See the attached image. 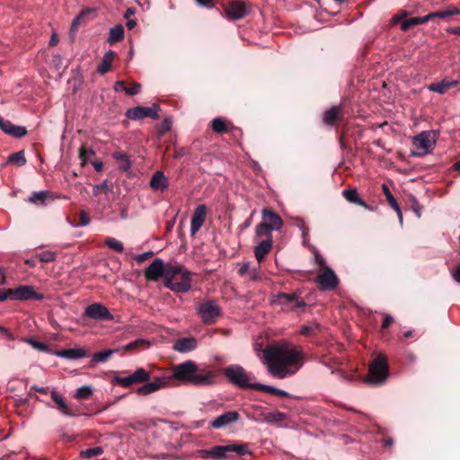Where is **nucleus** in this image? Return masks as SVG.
Listing matches in <instances>:
<instances>
[{
    "label": "nucleus",
    "mask_w": 460,
    "mask_h": 460,
    "mask_svg": "<svg viewBox=\"0 0 460 460\" xmlns=\"http://www.w3.org/2000/svg\"><path fill=\"white\" fill-rule=\"evenodd\" d=\"M218 371L207 365H199L193 360H186L173 367L172 374L156 376L137 390L139 395H147L162 388L171 386L172 379L189 383L196 386H211L217 384Z\"/></svg>",
    "instance_id": "f257e3e1"
},
{
    "label": "nucleus",
    "mask_w": 460,
    "mask_h": 460,
    "mask_svg": "<svg viewBox=\"0 0 460 460\" xmlns=\"http://www.w3.org/2000/svg\"><path fill=\"white\" fill-rule=\"evenodd\" d=\"M263 363L272 376L283 379L300 368L302 352L286 342L271 345L263 350Z\"/></svg>",
    "instance_id": "f03ea898"
},
{
    "label": "nucleus",
    "mask_w": 460,
    "mask_h": 460,
    "mask_svg": "<svg viewBox=\"0 0 460 460\" xmlns=\"http://www.w3.org/2000/svg\"><path fill=\"white\" fill-rule=\"evenodd\" d=\"M192 272L180 264L164 263L155 259L146 270V278L158 280L164 278V285L174 293H187L191 288Z\"/></svg>",
    "instance_id": "7ed1b4c3"
},
{
    "label": "nucleus",
    "mask_w": 460,
    "mask_h": 460,
    "mask_svg": "<svg viewBox=\"0 0 460 460\" xmlns=\"http://www.w3.org/2000/svg\"><path fill=\"white\" fill-rule=\"evenodd\" d=\"M233 454L239 456H251L252 450L247 443L234 442L225 446H214L209 449H199L195 453L196 457L212 460L233 459Z\"/></svg>",
    "instance_id": "20e7f679"
},
{
    "label": "nucleus",
    "mask_w": 460,
    "mask_h": 460,
    "mask_svg": "<svg viewBox=\"0 0 460 460\" xmlns=\"http://www.w3.org/2000/svg\"><path fill=\"white\" fill-rule=\"evenodd\" d=\"M389 376L388 364L383 356H378L370 364L366 382L373 385H382Z\"/></svg>",
    "instance_id": "39448f33"
},
{
    "label": "nucleus",
    "mask_w": 460,
    "mask_h": 460,
    "mask_svg": "<svg viewBox=\"0 0 460 460\" xmlns=\"http://www.w3.org/2000/svg\"><path fill=\"white\" fill-rule=\"evenodd\" d=\"M227 380L234 385L242 389H251L252 383H250L251 375L248 374L240 365H231L224 369Z\"/></svg>",
    "instance_id": "423d86ee"
},
{
    "label": "nucleus",
    "mask_w": 460,
    "mask_h": 460,
    "mask_svg": "<svg viewBox=\"0 0 460 460\" xmlns=\"http://www.w3.org/2000/svg\"><path fill=\"white\" fill-rule=\"evenodd\" d=\"M437 134L435 131H422L412 139V144L417 150L418 155H424L432 152L436 146Z\"/></svg>",
    "instance_id": "0eeeda50"
},
{
    "label": "nucleus",
    "mask_w": 460,
    "mask_h": 460,
    "mask_svg": "<svg viewBox=\"0 0 460 460\" xmlns=\"http://www.w3.org/2000/svg\"><path fill=\"white\" fill-rule=\"evenodd\" d=\"M197 314L205 324H212L221 314V308L214 300H208L197 306Z\"/></svg>",
    "instance_id": "6e6552de"
},
{
    "label": "nucleus",
    "mask_w": 460,
    "mask_h": 460,
    "mask_svg": "<svg viewBox=\"0 0 460 460\" xmlns=\"http://www.w3.org/2000/svg\"><path fill=\"white\" fill-rule=\"evenodd\" d=\"M159 111V105L154 103L150 107L137 106L135 108L128 109L126 112V116L133 120L140 119L143 118L158 119Z\"/></svg>",
    "instance_id": "1a4fd4ad"
},
{
    "label": "nucleus",
    "mask_w": 460,
    "mask_h": 460,
    "mask_svg": "<svg viewBox=\"0 0 460 460\" xmlns=\"http://www.w3.org/2000/svg\"><path fill=\"white\" fill-rule=\"evenodd\" d=\"M323 270L316 278L320 289L323 291L334 289L339 284L337 275L330 267H325Z\"/></svg>",
    "instance_id": "9d476101"
},
{
    "label": "nucleus",
    "mask_w": 460,
    "mask_h": 460,
    "mask_svg": "<svg viewBox=\"0 0 460 460\" xmlns=\"http://www.w3.org/2000/svg\"><path fill=\"white\" fill-rule=\"evenodd\" d=\"M226 18L229 21H236L244 18L248 14L245 4L241 0H234L225 8Z\"/></svg>",
    "instance_id": "9b49d317"
},
{
    "label": "nucleus",
    "mask_w": 460,
    "mask_h": 460,
    "mask_svg": "<svg viewBox=\"0 0 460 460\" xmlns=\"http://www.w3.org/2000/svg\"><path fill=\"white\" fill-rule=\"evenodd\" d=\"M11 296L13 300H41L43 295L37 293L31 286H19L16 288H11Z\"/></svg>",
    "instance_id": "f8f14e48"
},
{
    "label": "nucleus",
    "mask_w": 460,
    "mask_h": 460,
    "mask_svg": "<svg viewBox=\"0 0 460 460\" xmlns=\"http://www.w3.org/2000/svg\"><path fill=\"white\" fill-rule=\"evenodd\" d=\"M84 315L93 320H111L113 318L108 308L99 303L88 305L84 310Z\"/></svg>",
    "instance_id": "ddd939ff"
},
{
    "label": "nucleus",
    "mask_w": 460,
    "mask_h": 460,
    "mask_svg": "<svg viewBox=\"0 0 460 460\" xmlns=\"http://www.w3.org/2000/svg\"><path fill=\"white\" fill-rule=\"evenodd\" d=\"M277 300L280 305L288 306L292 311L306 306L305 302L300 299L295 293H279L277 296Z\"/></svg>",
    "instance_id": "4468645a"
},
{
    "label": "nucleus",
    "mask_w": 460,
    "mask_h": 460,
    "mask_svg": "<svg viewBox=\"0 0 460 460\" xmlns=\"http://www.w3.org/2000/svg\"><path fill=\"white\" fill-rule=\"evenodd\" d=\"M240 420V414L235 411H226L217 418H215L211 422L210 426L213 429H221L225 428L230 424L235 423Z\"/></svg>",
    "instance_id": "2eb2a0df"
},
{
    "label": "nucleus",
    "mask_w": 460,
    "mask_h": 460,
    "mask_svg": "<svg viewBox=\"0 0 460 460\" xmlns=\"http://www.w3.org/2000/svg\"><path fill=\"white\" fill-rule=\"evenodd\" d=\"M207 215V207L204 204L199 205L193 213L190 222V234L195 235L203 226Z\"/></svg>",
    "instance_id": "dca6fc26"
},
{
    "label": "nucleus",
    "mask_w": 460,
    "mask_h": 460,
    "mask_svg": "<svg viewBox=\"0 0 460 460\" xmlns=\"http://www.w3.org/2000/svg\"><path fill=\"white\" fill-rule=\"evenodd\" d=\"M262 223L272 231H279L283 226L282 218L275 212L269 208H263L261 211Z\"/></svg>",
    "instance_id": "f3484780"
},
{
    "label": "nucleus",
    "mask_w": 460,
    "mask_h": 460,
    "mask_svg": "<svg viewBox=\"0 0 460 460\" xmlns=\"http://www.w3.org/2000/svg\"><path fill=\"white\" fill-rule=\"evenodd\" d=\"M0 128L9 136L21 138L27 134L25 127L13 125L10 120L0 117Z\"/></svg>",
    "instance_id": "a211bd4d"
},
{
    "label": "nucleus",
    "mask_w": 460,
    "mask_h": 460,
    "mask_svg": "<svg viewBox=\"0 0 460 460\" xmlns=\"http://www.w3.org/2000/svg\"><path fill=\"white\" fill-rule=\"evenodd\" d=\"M197 346V340L194 337H188L177 340L172 349L178 352L186 353L194 350Z\"/></svg>",
    "instance_id": "6ab92c4d"
},
{
    "label": "nucleus",
    "mask_w": 460,
    "mask_h": 460,
    "mask_svg": "<svg viewBox=\"0 0 460 460\" xmlns=\"http://www.w3.org/2000/svg\"><path fill=\"white\" fill-rule=\"evenodd\" d=\"M55 355L58 358L69 360H75L86 357L88 353L87 350L84 349V348H72L58 350L55 352Z\"/></svg>",
    "instance_id": "aec40b11"
},
{
    "label": "nucleus",
    "mask_w": 460,
    "mask_h": 460,
    "mask_svg": "<svg viewBox=\"0 0 460 460\" xmlns=\"http://www.w3.org/2000/svg\"><path fill=\"white\" fill-rule=\"evenodd\" d=\"M149 184L154 190L164 191L168 188L169 181L162 171H156L153 174Z\"/></svg>",
    "instance_id": "412c9836"
},
{
    "label": "nucleus",
    "mask_w": 460,
    "mask_h": 460,
    "mask_svg": "<svg viewBox=\"0 0 460 460\" xmlns=\"http://www.w3.org/2000/svg\"><path fill=\"white\" fill-rule=\"evenodd\" d=\"M272 248V240H262L254 248V255L259 264L264 260Z\"/></svg>",
    "instance_id": "4be33fe9"
},
{
    "label": "nucleus",
    "mask_w": 460,
    "mask_h": 460,
    "mask_svg": "<svg viewBox=\"0 0 460 460\" xmlns=\"http://www.w3.org/2000/svg\"><path fill=\"white\" fill-rule=\"evenodd\" d=\"M457 84L458 81H450L448 79H443L438 83L429 84L428 88L431 92H435L439 94H444L447 92V90L454 86H456Z\"/></svg>",
    "instance_id": "5701e85b"
},
{
    "label": "nucleus",
    "mask_w": 460,
    "mask_h": 460,
    "mask_svg": "<svg viewBox=\"0 0 460 460\" xmlns=\"http://www.w3.org/2000/svg\"><path fill=\"white\" fill-rule=\"evenodd\" d=\"M115 57V52L112 50L107 51L101 62V64L97 67V72L101 75L106 74L111 67V63Z\"/></svg>",
    "instance_id": "b1692460"
},
{
    "label": "nucleus",
    "mask_w": 460,
    "mask_h": 460,
    "mask_svg": "<svg viewBox=\"0 0 460 460\" xmlns=\"http://www.w3.org/2000/svg\"><path fill=\"white\" fill-rule=\"evenodd\" d=\"M51 398L57 403L58 410L66 416H75V414L68 408L63 397L57 392H51Z\"/></svg>",
    "instance_id": "393cba45"
},
{
    "label": "nucleus",
    "mask_w": 460,
    "mask_h": 460,
    "mask_svg": "<svg viewBox=\"0 0 460 460\" xmlns=\"http://www.w3.org/2000/svg\"><path fill=\"white\" fill-rule=\"evenodd\" d=\"M112 157L120 163L119 170L128 172L132 167V162L125 152L116 151L112 154Z\"/></svg>",
    "instance_id": "a878e982"
},
{
    "label": "nucleus",
    "mask_w": 460,
    "mask_h": 460,
    "mask_svg": "<svg viewBox=\"0 0 460 460\" xmlns=\"http://www.w3.org/2000/svg\"><path fill=\"white\" fill-rule=\"evenodd\" d=\"M340 111L338 106H332L323 113V122L330 126L333 125L339 119Z\"/></svg>",
    "instance_id": "bb28decb"
},
{
    "label": "nucleus",
    "mask_w": 460,
    "mask_h": 460,
    "mask_svg": "<svg viewBox=\"0 0 460 460\" xmlns=\"http://www.w3.org/2000/svg\"><path fill=\"white\" fill-rule=\"evenodd\" d=\"M117 351L118 349H106L96 352L92 357V362L94 364L104 363Z\"/></svg>",
    "instance_id": "cd10ccee"
},
{
    "label": "nucleus",
    "mask_w": 460,
    "mask_h": 460,
    "mask_svg": "<svg viewBox=\"0 0 460 460\" xmlns=\"http://www.w3.org/2000/svg\"><path fill=\"white\" fill-rule=\"evenodd\" d=\"M429 21V15H425L423 17H414L409 20L404 21L401 25V30L402 31H408L411 27L423 24Z\"/></svg>",
    "instance_id": "c85d7f7f"
},
{
    "label": "nucleus",
    "mask_w": 460,
    "mask_h": 460,
    "mask_svg": "<svg viewBox=\"0 0 460 460\" xmlns=\"http://www.w3.org/2000/svg\"><path fill=\"white\" fill-rule=\"evenodd\" d=\"M124 38V27L121 24H118L110 30V35L108 41L114 43L121 40Z\"/></svg>",
    "instance_id": "c756f323"
},
{
    "label": "nucleus",
    "mask_w": 460,
    "mask_h": 460,
    "mask_svg": "<svg viewBox=\"0 0 460 460\" xmlns=\"http://www.w3.org/2000/svg\"><path fill=\"white\" fill-rule=\"evenodd\" d=\"M272 230L270 229L266 223L261 222L255 228V236L257 238H265L264 240H272Z\"/></svg>",
    "instance_id": "7c9ffc66"
},
{
    "label": "nucleus",
    "mask_w": 460,
    "mask_h": 460,
    "mask_svg": "<svg viewBox=\"0 0 460 460\" xmlns=\"http://www.w3.org/2000/svg\"><path fill=\"white\" fill-rule=\"evenodd\" d=\"M7 161H8V163L15 164L18 166H23L26 164L24 151L21 150V151L13 153L12 155H9Z\"/></svg>",
    "instance_id": "2f4dec72"
},
{
    "label": "nucleus",
    "mask_w": 460,
    "mask_h": 460,
    "mask_svg": "<svg viewBox=\"0 0 460 460\" xmlns=\"http://www.w3.org/2000/svg\"><path fill=\"white\" fill-rule=\"evenodd\" d=\"M49 192L48 191H35L32 192V194L29 197L28 200L31 203L36 204V205H43L45 204L46 199L48 197Z\"/></svg>",
    "instance_id": "473e14b6"
},
{
    "label": "nucleus",
    "mask_w": 460,
    "mask_h": 460,
    "mask_svg": "<svg viewBox=\"0 0 460 460\" xmlns=\"http://www.w3.org/2000/svg\"><path fill=\"white\" fill-rule=\"evenodd\" d=\"M211 127L213 131L218 134H222L227 131L226 121L220 117L215 118L211 121Z\"/></svg>",
    "instance_id": "72a5a7b5"
},
{
    "label": "nucleus",
    "mask_w": 460,
    "mask_h": 460,
    "mask_svg": "<svg viewBox=\"0 0 460 460\" xmlns=\"http://www.w3.org/2000/svg\"><path fill=\"white\" fill-rule=\"evenodd\" d=\"M57 253L52 251H43L36 253L35 259L41 262H51L56 260Z\"/></svg>",
    "instance_id": "f704fd0d"
},
{
    "label": "nucleus",
    "mask_w": 460,
    "mask_h": 460,
    "mask_svg": "<svg viewBox=\"0 0 460 460\" xmlns=\"http://www.w3.org/2000/svg\"><path fill=\"white\" fill-rule=\"evenodd\" d=\"M286 419V414L280 411H272L263 414V420L267 422H279Z\"/></svg>",
    "instance_id": "c9c22d12"
},
{
    "label": "nucleus",
    "mask_w": 460,
    "mask_h": 460,
    "mask_svg": "<svg viewBox=\"0 0 460 460\" xmlns=\"http://www.w3.org/2000/svg\"><path fill=\"white\" fill-rule=\"evenodd\" d=\"M148 345H149V342L147 341H146L144 339H137V340L128 343L127 345L123 346L122 349H124L126 351H131V350L137 349L138 348L146 347Z\"/></svg>",
    "instance_id": "e433bc0d"
},
{
    "label": "nucleus",
    "mask_w": 460,
    "mask_h": 460,
    "mask_svg": "<svg viewBox=\"0 0 460 460\" xmlns=\"http://www.w3.org/2000/svg\"><path fill=\"white\" fill-rule=\"evenodd\" d=\"M114 381L125 388L129 387L133 384H137L133 374L128 376H115Z\"/></svg>",
    "instance_id": "4c0bfd02"
},
{
    "label": "nucleus",
    "mask_w": 460,
    "mask_h": 460,
    "mask_svg": "<svg viewBox=\"0 0 460 460\" xmlns=\"http://www.w3.org/2000/svg\"><path fill=\"white\" fill-rule=\"evenodd\" d=\"M114 381L125 388L129 387L133 384H137L133 374L128 376H115Z\"/></svg>",
    "instance_id": "58836bf2"
},
{
    "label": "nucleus",
    "mask_w": 460,
    "mask_h": 460,
    "mask_svg": "<svg viewBox=\"0 0 460 460\" xmlns=\"http://www.w3.org/2000/svg\"><path fill=\"white\" fill-rule=\"evenodd\" d=\"M93 394V388L90 385H84L79 387L75 394V397L78 400H84L91 396Z\"/></svg>",
    "instance_id": "ea45409f"
},
{
    "label": "nucleus",
    "mask_w": 460,
    "mask_h": 460,
    "mask_svg": "<svg viewBox=\"0 0 460 460\" xmlns=\"http://www.w3.org/2000/svg\"><path fill=\"white\" fill-rule=\"evenodd\" d=\"M133 375L137 384L146 382L150 379V374L142 367L137 368Z\"/></svg>",
    "instance_id": "a19ab883"
},
{
    "label": "nucleus",
    "mask_w": 460,
    "mask_h": 460,
    "mask_svg": "<svg viewBox=\"0 0 460 460\" xmlns=\"http://www.w3.org/2000/svg\"><path fill=\"white\" fill-rule=\"evenodd\" d=\"M105 243L108 245V247L117 252H121L124 250L123 243L112 237H109L106 239Z\"/></svg>",
    "instance_id": "79ce46f5"
},
{
    "label": "nucleus",
    "mask_w": 460,
    "mask_h": 460,
    "mask_svg": "<svg viewBox=\"0 0 460 460\" xmlns=\"http://www.w3.org/2000/svg\"><path fill=\"white\" fill-rule=\"evenodd\" d=\"M382 190L389 203V205L393 208H397V207L399 206L395 198L394 197V195L392 194V192L390 191L389 190V187L385 184V183H383L382 184Z\"/></svg>",
    "instance_id": "37998d69"
},
{
    "label": "nucleus",
    "mask_w": 460,
    "mask_h": 460,
    "mask_svg": "<svg viewBox=\"0 0 460 460\" xmlns=\"http://www.w3.org/2000/svg\"><path fill=\"white\" fill-rule=\"evenodd\" d=\"M343 197L350 203L357 204L358 201H359V196L356 190H344L342 191Z\"/></svg>",
    "instance_id": "c03bdc74"
},
{
    "label": "nucleus",
    "mask_w": 460,
    "mask_h": 460,
    "mask_svg": "<svg viewBox=\"0 0 460 460\" xmlns=\"http://www.w3.org/2000/svg\"><path fill=\"white\" fill-rule=\"evenodd\" d=\"M25 341L27 343H29L33 349L39 350V351H42V352H49V349L48 347V345H46L45 343H42L40 341H38L32 338H27L25 340Z\"/></svg>",
    "instance_id": "a18cd8bd"
},
{
    "label": "nucleus",
    "mask_w": 460,
    "mask_h": 460,
    "mask_svg": "<svg viewBox=\"0 0 460 460\" xmlns=\"http://www.w3.org/2000/svg\"><path fill=\"white\" fill-rule=\"evenodd\" d=\"M103 453V449L101 447H95L92 448H88L84 451L81 452V456L84 458H91L93 456H100Z\"/></svg>",
    "instance_id": "49530a36"
},
{
    "label": "nucleus",
    "mask_w": 460,
    "mask_h": 460,
    "mask_svg": "<svg viewBox=\"0 0 460 460\" xmlns=\"http://www.w3.org/2000/svg\"><path fill=\"white\" fill-rule=\"evenodd\" d=\"M93 10L92 9H83L80 13L75 17L74 18L73 22H72V25H71V29L73 31H76L78 26L80 25L81 23V20L83 19V17H84L86 14L92 13Z\"/></svg>",
    "instance_id": "de8ad7c7"
},
{
    "label": "nucleus",
    "mask_w": 460,
    "mask_h": 460,
    "mask_svg": "<svg viewBox=\"0 0 460 460\" xmlns=\"http://www.w3.org/2000/svg\"><path fill=\"white\" fill-rule=\"evenodd\" d=\"M275 388L276 387H274V386L268 385H262V384H259V383H252V385L251 386V389L268 393L270 394H274Z\"/></svg>",
    "instance_id": "09e8293b"
},
{
    "label": "nucleus",
    "mask_w": 460,
    "mask_h": 460,
    "mask_svg": "<svg viewBox=\"0 0 460 460\" xmlns=\"http://www.w3.org/2000/svg\"><path fill=\"white\" fill-rule=\"evenodd\" d=\"M275 388L276 387H274V386L268 385H262V384H259V383H252V385L251 386V389L268 393L270 394H274Z\"/></svg>",
    "instance_id": "8fccbe9b"
},
{
    "label": "nucleus",
    "mask_w": 460,
    "mask_h": 460,
    "mask_svg": "<svg viewBox=\"0 0 460 460\" xmlns=\"http://www.w3.org/2000/svg\"><path fill=\"white\" fill-rule=\"evenodd\" d=\"M319 324L317 323H311L307 325L302 326L300 330V333L303 335H310L314 333L319 329Z\"/></svg>",
    "instance_id": "3c124183"
},
{
    "label": "nucleus",
    "mask_w": 460,
    "mask_h": 460,
    "mask_svg": "<svg viewBox=\"0 0 460 460\" xmlns=\"http://www.w3.org/2000/svg\"><path fill=\"white\" fill-rule=\"evenodd\" d=\"M311 250H312V252L314 253V263L318 264L323 269H324L325 267H328L326 265L325 259L320 254L319 251L314 246H311Z\"/></svg>",
    "instance_id": "603ef678"
},
{
    "label": "nucleus",
    "mask_w": 460,
    "mask_h": 460,
    "mask_svg": "<svg viewBox=\"0 0 460 460\" xmlns=\"http://www.w3.org/2000/svg\"><path fill=\"white\" fill-rule=\"evenodd\" d=\"M141 84L138 83H134L131 87H127L126 93L128 95H136L140 92Z\"/></svg>",
    "instance_id": "864d4df0"
},
{
    "label": "nucleus",
    "mask_w": 460,
    "mask_h": 460,
    "mask_svg": "<svg viewBox=\"0 0 460 460\" xmlns=\"http://www.w3.org/2000/svg\"><path fill=\"white\" fill-rule=\"evenodd\" d=\"M428 15L429 17V21L432 18H442L443 19V18L449 17V13H448L447 9L444 10V11H438V12L431 13H429Z\"/></svg>",
    "instance_id": "5fc2aeb1"
},
{
    "label": "nucleus",
    "mask_w": 460,
    "mask_h": 460,
    "mask_svg": "<svg viewBox=\"0 0 460 460\" xmlns=\"http://www.w3.org/2000/svg\"><path fill=\"white\" fill-rule=\"evenodd\" d=\"M109 190L108 184L106 181H103L101 184H97L93 188V194L98 195L101 191H106Z\"/></svg>",
    "instance_id": "6e6d98bb"
},
{
    "label": "nucleus",
    "mask_w": 460,
    "mask_h": 460,
    "mask_svg": "<svg viewBox=\"0 0 460 460\" xmlns=\"http://www.w3.org/2000/svg\"><path fill=\"white\" fill-rule=\"evenodd\" d=\"M153 252L149 251V252H146L144 253H141V254H138L136 256L135 260L137 261V262H143L145 261L146 260L149 259L150 257L153 256Z\"/></svg>",
    "instance_id": "4d7b16f0"
},
{
    "label": "nucleus",
    "mask_w": 460,
    "mask_h": 460,
    "mask_svg": "<svg viewBox=\"0 0 460 460\" xmlns=\"http://www.w3.org/2000/svg\"><path fill=\"white\" fill-rule=\"evenodd\" d=\"M250 279L252 280H258L261 279V273H260V266L256 269L250 270L249 273Z\"/></svg>",
    "instance_id": "13d9d810"
},
{
    "label": "nucleus",
    "mask_w": 460,
    "mask_h": 460,
    "mask_svg": "<svg viewBox=\"0 0 460 460\" xmlns=\"http://www.w3.org/2000/svg\"><path fill=\"white\" fill-rule=\"evenodd\" d=\"M113 89L115 92H122L123 91L126 93L127 86H126V84L124 81L119 80V81L115 82Z\"/></svg>",
    "instance_id": "bf43d9fd"
},
{
    "label": "nucleus",
    "mask_w": 460,
    "mask_h": 460,
    "mask_svg": "<svg viewBox=\"0 0 460 460\" xmlns=\"http://www.w3.org/2000/svg\"><path fill=\"white\" fill-rule=\"evenodd\" d=\"M93 151L90 148H85L84 146H82L80 149H79V156L82 160H84L85 157L88 155H93Z\"/></svg>",
    "instance_id": "052dcab7"
},
{
    "label": "nucleus",
    "mask_w": 460,
    "mask_h": 460,
    "mask_svg": "<svg viewBox=\"0 0 460 460\" xmlns=\"http://www.w3.org/2000/svg\"><path fill=\"white\" fill-rule=\"evenodd\" d=\"M250 263L249 262H244L241 268L238 270V274L240 276H243L245 275L246 273H249L250 271Z\"/></svg>",
    "instance_id": "680f3d73"
},
{
    "label": "nucleus",
    "mask_w": 460,
    "mask_h": 460,
    "mask_svg": "<svg viewBox=\"0 0 460 460\" xmlns=\"http://www.w3.org/2000/svg\"><path fill=\"white\" fill-rule=\"evenodd\" d=\"M89 218H88V216L85 212H81L80 213V224L79 226H85L89 224Z\"/></svg>",
    "instance_id": "e2e57ef3"
},
{
    "label": "nucleus",
    "mask_w": 460,
    "mask_h": 460,
    "mask_svg": "<svg viewBox=\"0 0 460 460\" xmlns=\"http://www.w3.org/2000/svg\"><path fill=\"white\" fill-rule=\"evenodd\" d=\"M394 319L391 315L385 314L384 317V321L382 323V328L386 329L389 327V325L393 323Z\"/></svg>",
    "instance_id": "0e129e2a"
},
{
    "label": "nucleus",
    "mask_w": 460,
    "mask_h": 460,
    "mask_svg": "<svg viewBox=\"0 0 460 460\" xmlns=\"http://www.w3.org/2000/svg\"><path fill=\"white\" fill-rule=\"evenodd\" d=\"M7 298L12 299L11 288H8V289H5L3 292H0V302L4 301Z\"/></svg>",
    "instance_id": "69168bd1"
},
{
    "label": "nucleus",
    "mask_w": 460,
    "mask_h": 460,
    "mask_svg": "<svg viewBox=\"0 0 460 460\" xmlns=\"http://www.w3.org/2000/svg\"><path fill=\"white\" fill-rule=\"evenodd\" d=\"M447 11H448L449 16L460 14V9L455 5L448 6Z\"/></svg>",
    "instance_id": "338daca9"
},
{
    "label": "nucleus",
    "mask_w": 460,
    "mask_h": 460,
    "mask_svg": "<svg viewBox=\"0 0 460 460\" xmlns=\"http://www.w3.org/2000/svg\"><path fill=\"white\" fill-rule=\"evenodd\" d=\"M452 276L456 282L460 283V264L452 272Z\"/></svg>",
    "instance_id": "774afa93"
}]
</instances>
